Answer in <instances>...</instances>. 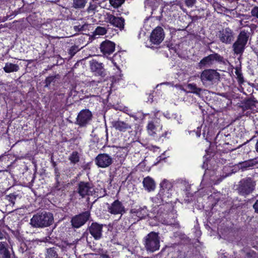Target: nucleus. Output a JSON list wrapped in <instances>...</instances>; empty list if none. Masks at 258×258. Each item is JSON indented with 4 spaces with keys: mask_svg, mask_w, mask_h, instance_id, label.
Returning a JSON list of instances; mask_svg holds the SVG:
<instances>
[{
    "mask_svg": "<svg viewBox=\"0 0 258 258\" xmlns=\"http://www.w3.org/2000/svg\"><path fill=\"white\" fill-rule=\"evenodd\" d=\"M53 221V216L51 213L43 212L34 215L30 224L35 228H43L50 226Z\"/></svg>",
    "mask_w": 258,
    "mask_h": 258,
    "instance_id": "obj_1",
    "label": "nucleus"
},
{
    "mask_svg": "<svg viewBox=\"0 0 258 258\" xmlns=\"http://www.w3.org/2000/svg\"><path fill=\"white\" fill-rule=\"evenodd\" d=\"M160 237L158 232L152 231L144 238V244L146 250L150 252H154L159 249Z\"/></svg>",
    "mask_w": 258,
    "mask_h": 258,
    "instance_id": "obj_2",
    "label": "nucleus"
},
{
    "mask_svg": "<svg viewBox=\"0 0 258 258\" xmlns=\"http://www.w3.org/2000/svg\"><path fill=\"white\" fill-rule=\"evenodd\" d=\"M200 79L203 85L208 87L212 86L219 80L220 75L215 70H205L202 72Z\"/></svg>",
    "mask_w": 258,
    "mask_h": 258,
    "instance_id": "obj_3",
    "label": "nucleus"
},
{
    "mask_svg": "<svg viewBox=\"0 0 258 258\" xmlns=\"http://www.w3.org/2000/svg\"><path fill=\"white\" fill-rule=\"evenodd\" d=\"M249 36L244 30L239 34L235 42L232 45V49L234 54L241 55L244 52Z\"/></svg>",
    "mask_w": 258,
    "mask_h": 258,
    "instance_id": "obj_4",
    "label": "nucleus"
},
{
    "mask_svg": "<svg viewBox=\"0 0 258 258\" xmlns=\"http://www.w3.org/2000/svg\"><path fill=\"white\" fill-rule=\"evenodd\" d=\"M255 185V182L251 178L246 177L239 182L237 190L241 195H248L254 190Z\"/></svg>",
    "mask_w": 258,
    "mask_h": 258,
    "instance_id": "obj_5",
    "label": "nucleus"
},
{
    "mask_svg": "<svg viewBox=\"0 0 258 258\" xmlns=\"http://www.w3.org/2000/svg\"><path fill=\"white\" fill-rule=\"evenodd\" d=\"M215 61L222 62L224 61V58L218 53L211 54L203 58L199 63V67L201 68L210 67Z\"/></svg>",
    "mask_w": 258,
    "mask_h": 258,
    "instance_id": "obj_6",
    "label": "nucleus"
},
{
    "mask_svg": "<svg viewBox=\"0 0 258 258\" xmlns=\"http://www.w3.org/2000/svg\"><path fill=\"white\" fill-rule=\"evenodd\" d=\"M21 197L20 194L16 193L11 194L5 196V201L8 203L6 205V209L9 210V212H13L18 209V207L15 206V204L21 200Z\"/></svg>",
    "mask_w": 258,
    "mask_h": 258,
    "instance_id": "obj_7",
    "label": "nucleus"
},
{
    "mask_svg": "<svg viewBox=\"0 0 258 258\" xmlns=\"http://www.w3.org/2000/svg\"><path fill=\"white\" fill-rule=\"evenodd\" d=\"M92 114L89 109H83L78 114L76 124L80 126H85L92 120Z\"/></svg>",
    "mask_w": 258,
    "mask_h": 258,
    "instance_id": "obj_8",
    "label": "nucleus"
},
{
    "mask_svg": "<svg viewBox=\"0 0 258 258\" xmlns=\"http://www.w3.org/2000/svg\"><path fill=\"white\" fill-rule=\"evenodd\" d=\"M107 211L111 214L120 215V218L125 212L124 206L121 202L117 200L110 205H108Z\"/></svg>",
    "mask_w": 258,
    "mask_h": 258,
    "instance_id": "obj_9",
    "label": "nucleus"
},
{
    "mask_svg": "<svg viewBox=\"0 0 258 258\" xmlns=\"http://www.w3.org/2000/svg\"><path fill=\"white\" fill-rule=\"evenodd\" d=\"M218 38L222 43L229 44L234 40V34L229 28H226L219 31Z\"/></svg>",
    "mask_w": 258,
    "mask_h": 258,
    "instance_id": "obj_10",
    "label": "nucleus"
},
{
    "mask_svg": "<svg viewBox=\"0 0 258 258\" xmlns=\"http://www.w3.org/2000/svg\"><path fill=\"white\" fill-rule=\"evenodd\" d=\"M90 213L86 211L74 217L71 220L72 226L75 228H79L83 226L89 219Z\"/></svg>",
    "mask_w": 258,
    "mask_h": 258,
    "instance_id": "obj_11",
    "label": "nucleus"
},
{
    "mask_svg": "<svg viewBox=\"0 0 258 258\" xmlns=\"http://www.w3.org/2000/svg\"><path fill=\"white\" fill-rule=\"evenodd\" d=\"M94 189L91 184L87 182L81 181L78 185L77 192L82 198L92 195Z\"/></svg>",
    "mask_w": 258,
    "mask_h": 258,
    "instance_id": "obj_12",
    "label": "nucleus"
},
{
    "mask_svg": "<svg viewBox=\"0 0 258 258\" xmlns=\"http://www.w3.org/2000/svg\"><path fill=\"white\" fill-rule=\"evenodd\" d=\"M160 187L159 194L162 196L163 200L171 197L173 187L171 182L166 179H164L160 183Z\"/></svg>",
    "mask_w": 258,
    "mask_h": 258,
    "instance_id": "obj_13",
    "label": "nucleus"
},
{
    "mask_svg": "<svg viewBox=\"0 0 258 258\" xmlns=\"http://www.w3.org/2000/svg\"><path fill=\"white\" fill-rule=\"evenodd\" d=\"M105 21L120 30L124 28V20L121 17H117L110 13H106L105 15Z\"/></svg>",
    "mask_w": 258,
    "mask_h": 258,
    "instance_id": "obj_14",
    "label": "nucleus"
},
{
    "mask_svg": "<svg viewBox=\"0 0 258 258\" xmlns=\"http://www.w3.org/2000/svg\"><path fill=\"white\" fill-rule=\"evenodd\" d=\"M163 29L160 27H157L154 29L150 36V41L154 44H159L164 38Z\"/></svg>",
    "mask_w": 258,
    "mask_h": 258,
    "instance_id": "obj_15",
    "label": "nucleus"
},
{
    "mask_svg": "<svg viewBox=\"0 0 258 258\" xmlns=\"http://www.w3.org/2000/svg\"><path fill=\"white\" fill-rule=\"evenodd\" d=\"M112 162V158L107 154H100L95 158L96 165L101 168L109 166Z\"/></svg>",
    "mask_w": 258,
    "mask_h": 258,
    "instance_id": "obj_16",
    "label": "nucleus"
},
{
    "mask_svg": "<svg viewBox=\"0 0 258 258\" xmlns=\"http://www.w3.org/2000/svg\"><path fill=\"white\" fill-rule=\"evenodd\" d=\"M103 225L96 222L92 223L89 227L88 230L95 239L98 240L101 238Z\"/></svg>",
    "mask_w": 258,
    "mask_h": 258,
    "instance_id": "obj_17",
    "label": "nucleus"
},
{
    "mask_svg": "<svg viewBox=\"0 0 258 258\" xmlns=\"http://www.w3.org/2000/svg\"><path fill=\"white\" fill-rule=\"evenodd\" d=\"M100 48L104 55H109L114 52L115 44L110 41L106 40L101 43Z\"/></svg>",
    "mask_w": 258,
    "mask_h": 258,
    "instance_id": "obj_18",
    "label": "nucleus"
},
{
    "mask_svg": "<svg viewBox=\"0 0 258 258\" xmlns=\"http://www.w3.org/2000/svg\"><path fill=\"white\" fill-rule=\"evenodd\" d=\"M90 68L96 75L103 77L105 76L104 69L102 63H99L96 60H92L90 61Z\"/></svg>",
    "mask_w": 258,
    "mask_h": 258,
    "instance_id": "obj_19",
    "label": "nucleus"
},
{
    "mask_svg": "<svg viewBox=\"0 0 258 258\" xmlns=\"http://www.w3.org/2000/svg\"><path fill=\"white\" fill-rule=\"evenodd\" d=\"M113 126L117 130L120 132H125L131 128V125L126 122L120 120L114 121L112 123Z\"/></svg>",
    "mask_w": 258,
    "mask_h": 258,
    "instance_id": "obj_20",
    "label": "nucleus"
},
{
    "mask_svg": "<svg viewBox=\"0 0 258 258\" xmlns=\"http://www.w3.org/2000/svg\"><path fill=\"white\" fill-rule=\"evenodd\" d=\"M143 184L144 187L149 191L153 190L155 187V183L154 180L150 177L144 179Z\"/></svg>",
    "mask_w": 258,
    "mask_h": 258,
    "instance_id": "obj_21",
    "label": "nucleus"
},
{
    "mask_svg": "<svg viewBox=\"0 0 258 258\" xmlns=\"http://www.w3.org/2000/svg\"><path fill=\"white\" fill-rule=\"evenodd\" d=\"M19 69V66L17 64H13L12 63H6L4 70L7 73L12 72H17Z\"/></svg>",
    "mask_w": 258,
    "mask_h": 258,
    "instance_id": "obj_22",
    "label": "nucleus"
},
{
    "mask_svg": "<svg viewBox=\"0 0 258 258\" xmlns=\"http://www.w3.org/2000/svg\"><path fill=\"white\" fill-rule=\"evenodd\" d=\"M97 8L96 4L90 3L89 6L84 12L87 13L89 16H93L97 12Z\"/></svg>",
    "mask_w": 258,
    "mask_h": 258,
    "instance_id": "obj_23",
    "label": "nucleus"
},
{
    "mask_svg": "<svg viewBox=\"0 0 258 258\" xmlns=\"http://www.w3.org/2000/svg\"><path fill=\"white\" fill-rule=\"evenodd\" d=\"M187 88L189 90V92L196 94L198 96H201V92L203 90L200 88H198L195 84H188L187 86Z\"/></svg>",
    "mask_w": 258,
    "mask_h": 258,
    "instance_id": "obj_24",
    "label": "nucleus"
},
{
    "mask_svg": "<svg viewBox=\"0 0 258 258\" xmlns=\"http://www.w3.org/2000/svg\"><path fill=\"white\" fill-rule=\"evenodd\" d=\"M257 101L252 100H247L244 104L243 108L244 109H253L256 107Z\"/></svg>",
    "mask_w": 258,
    "mask_h": 258,
    "instance_id": "obj_25",
    "label": "nucleus"
},
{
    "mask_svg": "<svg viewBox=\"0 0 258 258\" xmlns=\"http://www.w3.org/2000/svg\"><path fill=\"white\" fill-rule=\"evenodd\" d=\"M88 0H73V7L75 9H83L84 8Z\"/></svg>",
    "mask_w": 258,
    "mask_h": 258,
    "instance_id": "obj_26",
    "label": "nucleus"
},
{
    "mask_svg": "<svg viewBox=\"0 0 258 258\" xmlns=\"http://www.w3.org/2000/svg\"><path fill=\"white\" fill-rule=\"evenodd\" d=\"M257 162L254 160V159H251L247 161H245L242 162H240L239 163V165H241V168H247L248 167H252L255 165Z\"/></svg>",
    "mask_w": 258,
    "mask_h": 258,
    "instance_id": "obj_27",
    "label": "nucleus"
},
{
    "mask_svg": "<svg viewBox=\"0 0 258 258\" xmlns=\"http://www.w3.org/2000/svg\"><path fill=\"white\" fill-rule=\"evenodd\" d=\"M147 127L148 133L150 136H154L156 134V126L153 122H149Z\"/></svg>",
    "mask_w": 258,
    "mask_h": 258,
    "instance_id": "obj_28",
    "label": "nucleus"
},
{
    "mask_svg": "<svg viewBox=\"0 0 258 258\" xmlns=\"http://www.w3.org/2000/svg\"><path fill=\"white\" fill-rule=\"evenodd\" d=\"M57 253L53 247L47 249L45 258H57Z\"/></svg>",
    "mask_w": 258,
    "mask_h": 258,
    "instance_id": "obj_29",
    "label": "nucleus"
},
{
    "mask_svg": "<svg viewBox=\"0 0 258 258\" xmlns=\"http://www.w3.org/2000/svg\"><path fill=\"white\" fill-rule=\"evenodd\" d=\"M69 160L73 164H76L79 161V157L77 152H73L69 157Z\"/></svg>",
    "mask_w": 258,
    "mask_h": 258,
    "instance_id": "obj_30",
    "label": "nucleus"
},
{
    "mask_svg": "<svg viewBox=\"0 0 258 258\" xmlns=\"http://www.w3.org/2000/svg\"><path fill=\"white\" fill-rule=\"evenodd\" d=\"M107 32V30L105 27L98 26L97 27L94 32L95 35H103Z\"/></svg>",
    "mask_w": 258,
    "mask_h": 258,
    "instance_id": "obj_31",
    "label": "nucleus"
},
{
    "mask_svg": "<svg viewBox=\"0 0 258 258\" xmlns=\"http://www.w3.org/2000/svg\"><path fill=\"white\" fill-rule=\"evenodd\" d=\"M58 75L57 76H50L47 78H46L45 80V87H48L49 85L52 83V82H55L56 79L57 78Z\"/></svg>",
    "mask_w": 258,
    "mask_h": 258,
    "instance_id": "obj_32",
    "label": "nucleus"
},
{
    "mask_svg": "<svg viewBox=\"0 0 258 258\" xmlns=\"http://www.w3.org/2000/svg\"><path fill=\"white\" fill-rule=\"evenodd\" d=\"M109 2L114 8H118L124 3V0H109Z\"/></svg>",
    "mask_w": 258,
    "mask_h": 258,
    "instance_id": "obj_33",
    "label": "nucleus"
},
{
    "mask_svg": "<svg viewBox=\"0 0 258 258\" xmlns=\"http://www.w3.org/2000/svg\"><path fill=\"white\" fill-rule=\"evenodd\" d=\"M80 49L78 46H72L69 49V53L71 57H73Z\"/></svg>",
    "mask_w": 258,
    "mask_h": 258,
    "instance_id": "obj_34",
    "label": "nucleus"
},
{
    "mask_svg": "<svg viewBox=\"0 0 258 258\" xmlns=\"http://www.w3.org/2000/svg\"><path fill=\"white\" fill-rule=\"evenodd\" d=\"M251 15L252 17L258 19V6H255L251 9Z\"/></svg>",
    "mask_w": 258,
    "mask_h": 258,
    "instance_id": "obj_35",
    "label": "nucleus"
},
{
    "mask_svg": "<svg viewBox=\"0 0 258 258\" xmlns=\"http://www.w3.org/2000/svg\"><path fill=\"white\" fill-rule=\"evenodd\" d=\"M165 224L169 225L174 226L177 228L179 227V224L177 222H176L175 220H174L173 221L167 220Z\"/></svg>",
    "mask_w": 258,
    "mask_h": 258,
    "instance_id": "obj_36",
    "label": "nucleus"
},
{
    "mask_svg": "<svg viewBox=\"0 0 258 258\" xmlns=\"http://www.w3.org/2000/svg\"><path fill=\"white\" fill-rule=\"evenodd\" d=\"M0 254L2 255V258H10V254L8 249L3 250Z\"/></svg>",
    "mask_w": 258,
    "mask_h": 258,
    "instance_id": "obj_37",
    "label": "nucleus"
},
{
    "mask_svg": "<svg viewBox=\"0 0 258 258\" xmlns=\"http://www.w3.org/2000/svg\"><path fill=\"white\" fill-rule=\"evenodd\" d=\"M185 4L188 7H192L196 2V0H185Z\"/></svg>",
    "mask_w": 258,
    "mask_h": 258,
    "instance_id": "obj_38",
    "label": "nucleus"
},
{
    "mask_svg": "<svg viewBox=\"0 0 258 258\" xmlns=\"http://www.w3.org/2000/svg\"><path fill=\"white\" fill-rule=\"evenodd\" d=\"M63 187V183H61L60 181H56V184L54 186V190H59L61 189Z\"/></svg>",
    "mask_w": 258,
    "mask_h": 258,
    "instance_id": "obj_39",
    "label": "nucleus"
},
{
    "mask_svg": "<svg viewBox=\"0 0 258 258\" xmlns=\"http://www.w3.org/2000/svg\"><path fill=\"white\" fill-rule=\"evenodd\" d=\"M7 249L5 246L4 242H0V252L3 250Z\"/></svg>",
    "mask_w": 258,
    "mask_h": 258,
    "instance_id": "obj_40",
    "label": "nucleus"
},
{
    "mask_svg": "<svg viewBox=\"0 0 258 258\" xmlns=\"http://www.w3.org/2000/svg\"><path fill=\"white\" fill-rule=\"evenodd\" d=\"M83 27H84L83 26H81V25L75 26H74V29L76 31H81L83 30Z\"/></svg>",
    "mask_w": 258,
    "mask_h": 258,
    "instance_id": "obj_41",
    "label": "nucleus"
},
{
    "mask_svg": "<svg viewBox=\"0 0 258 258\" xmlns=\"http://www.w3.org/2000/svg\"><path fill=\"white\" fill-rule=\"evenodd\" d=\"M253 208L255 210V212L258 213V200H256L255 203L253 205Z\"/></svg>",
    "mask_w": 258,
    "mask_h": 258,
    "instance_id": "obj_42",
    "label": "nucleus"
},
{
    "mask_svg": "<svg viewBox=\"0 0 258 258\" xmlns=\"http://www.w3.org/2000/svg\"><path fill=\"white\" fill-rule=\"evenodd\" d=\"M235 73H236V74L237 75V77H238V78L239 80H240L243 79V77H242V74H240V73L238 72V71L236 70V71L235 72Z\"/></svg>",
    "mask_w": 258,
    "mask_h": 258,
    "instance_id": "obj_43",
    "label": "nucleus"
},
{
    "mask_svg": "<svg viewBox=\"0 0 258 258\" xmlns=\"http://www.w3.org/2000/svg\"><path fill=\"white\" fill-rule=\"evenodd\" d=\"M101 257L102 258H109V257L108 256V255H107L106 254H102L101 255Z\"/></svg>",
    "mask_w": 258,
    "mask_h": 258,
    "instance_id": "obj_44",
    "label": "nucleus"
},
{
    "mask_svg": "<svg viewBox=\"0 0 258 258\" xmlns=\"http://www.w3.org/2000/svg\"><path fill=\"white\" fill-rule=\"evenodd\" d=\"M54 172H55V175H57V174H59V172L58 171V169L56 167H55V169H54Z\"/></svg>",
    "mask_w": 258,
    "mask_h": 258,
    "instance_id": "obj_45",
    "label": "nucleus"
},
{
    "mask_svg": "<svg viewBox=\"0 0 258 258\" xmlns=\"http://www.w3.org/2000/svg\"><path fill=\"white\" fill-rule=\"evenodd\" d=\"M255 148L256 151L258 153V140H257V142L255 144Z\"/></svg>",
    "mask_w": 258,
    "mask_h": 258,
    "instance_id": "obj_46",
    "label": "nucleus"
},
{
    "mask_svg": "<svg viewBox=\"0 0 258 258\" xmlns=\"http://www.w3.org/2000/svg\"><path fill=\"white\" fill-rule=\"evenodd\" d=\"M59 176H60V175H59V174H57V175H55V180H56V181H59Z\"/></svg>",
    "mask_w": 258,
    "mask_h": 258,
    "instance_id": "obj_47",
    "label": "nucleus"
},
{
    "mask_svg": "<svg viewBox=\"0 0 258 258\" xmlns=\"http://www.w3.org/2000/svg\"><path fill=\"white\" fill-rule=\"evenodd\" d=\"M168 134L169 133L168 132H165V133L162 135V137L166 138Z\"/></svg>",
    "mask_w": 258,
    "mask_h": 258,
    "instance_id": "obj_48",
    "label": "nucleus"
},
{
    "mask_svg": "<svg viewBox=\"0 0 258 258\" xmlns=\"http://www.w3.org/2000/svg\"><path fill=\"white\" fill-rule=\"evenodd\" d=\"M4 234L2 232V231L0 230V239H2L4 238Z\"/></svg>",
    "mask_w": 258,
    "mask_h": 258,
    "instance_id": "obj_49",
    "label": "nucleus"
},
{
    "mask_svg": "<svg viewBox=\"0 0 258 258\" xmlns=\"http://www.w3.org/2000/svg\"><path fill=\"white\" fill-rule=\"evenodd\" d=\"M52 165H53L54 167H55V168L56 167L55 166H56V163L55 162H54V161L52 162Z\"/></svg>",
    "mask_w": 258,
    "mask_h": 258,
    "instance_id": "obj_50",
    "label": "nucleus"
},
{
    "mask_svg": "<svg viewBox=\"0 0 258 258\" xmlns=\"http://www.w3.org/2000/svg\"><path fill=\"white\" fill-rule=\"evenodd\" d=\"M140 211H137V212H136V215L138 216V217H140Z\"/></svg>",
    "mask_w": 258,
    "mask_h": 258,
    "instance_id": "obj_51",
    "label": "nucleus"
},
{
    "mask_svg": "<svg viewBox=\"0 0 258 258\" xmlns=\"http://www.w3.org/2000/svg\"><path fill=\"white\" fill-rule=\"evenodd\" d=\"M95 82L94 81H92L91 82V84L93 85V83H94Z\"/></svg>",
    "mask_w": 258,
    "mask_h": 258,
    "instance_id": "obj_52",
    "label": "nucleus"
},
{
    "mask_svg": "<svg viewBox=\"0 0 258 258\" xmlns=\"http://www.w3.org/2000/svg\"><path fill=\"white\" fill-rule=\"evenodd\" d=\"M164 84H168L169 83L168 82L164 83Z\"/></svg>",
    "mask_w": 258,
    "mask_h": 258,
    "instance_id": "obj_53",
    "label": "nucleus"
}]
</instances>
